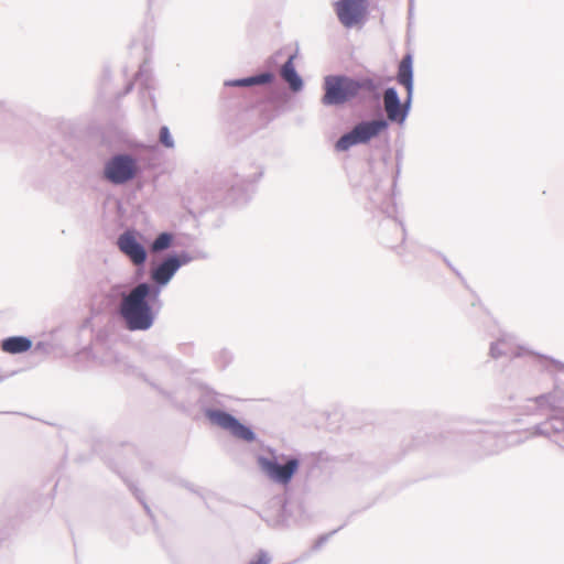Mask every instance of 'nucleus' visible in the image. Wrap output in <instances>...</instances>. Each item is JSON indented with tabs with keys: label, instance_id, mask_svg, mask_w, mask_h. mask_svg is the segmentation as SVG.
<instances>
[{
	"label": "nucleus",
	"instance_id": "2eb2a0df",
	"mask_svg": "<svg viewBox=\"0 0 564 564\" xmlns=\"http://www.w3.org/2000/svg\"><path fill=\"white\" fill-rule=\"evenodd\" d=\"M172 236L170 234L163 232L159 235L152 243L153 251H161L167 249L171 245Z\"/></svg>",
	"mask_w": 564,
	"mask_h": 564
},
{
	"label": "nucleus",
	"instance_id": "f03ea898",
	"mask_svg": "<svg viewBox=\"0 0 564 564\" xmlns=\"http://www.w3.org/2000/svg\"><path fill=\"white\" fill-rule=\"evenodd\" d=\"M149 284H138L120 303L119 313L129 330H147L152 327L155 312L149 304Z\"/></svg>",
	"mask_w": 564,
	"mask_h": 564
},
{
	"label": "nucleus",
	"instance_id": "f8f14e48",
	"mask_svg": "<svg viewBox=\"0 0 564 564\" xmlns=\"http://www.w3.org/2000/svg\"><path fill=\"white\" fill-rule=\"evenodd\" d=\"M294 56L291 55L281 68V77L289 84L293 91H300L303 88V80L297 74L293 64Z\"/></svg>",
	"mask_w": 564,
	"mask_h": 564
},
{
	"label": "nucleus",
	"instance_id": "1a4fd4ad",
	"mask_svg": "<svg viewBox=\"0 0 564 564\" xmlns=\"http://www.w3.org/2000/svg\"><path fill=\"white\" fill-rule=\"evenodd\" d=\"M383 105L387 116L391 121L399 123L404 122L408 116L410 104H406L405 100L403 107L401 106L400 98L395 88L390 87L384 91Z\"/></svg>",
	"mask_w": 564,
	"mask_h": 564
},
{
	"label": "nucleus",
	"instance_id": "423d86ee",
	"mask_svg": "<svg viewBox=\"0 0 564 564\" xmlns=\"http://www.w3.org/2000/svg\"><path fill=\"white\" fill-rule=\"evenodd\" d=\"M258 462L261 469L271 480L282 485H288L291 481L300 466L296 458L288 460L284 465H280L275 460L264 457L259 458Z\"/></svg>",
	"mask_w": 564,
	"mask_h": 564
},
{
	"label": "nucleus",
	"instance_id": "6e6552de",
	"mask_svg": "<svg viewBox=\"0 0 564 564\" xmlns=\"http://www.w3.org/2000/svg\"><path fill=\"white\" fill-rule=\"evenodd\" d=\"M119 250L126 254L135 265H141L147 260V251L138 240V232L126 230L117 241Z\"/></svg>",
	"mask_w": 564,
	"mask_h": 564
},
{
	"label": "nucleus",
	"instance_id": "ddd939ff",
	"mask_svg": "<svg viewBox=\"0 0 564 564\" xmlns=\"http://www.w3.org/2000/svg\"><path fill=\"white\" fill-rule=\"evenodd\" d=\"M32 347V341L26 337L14 336L2 340L1 349L8 354H21L28 351Z\"/></svg>",
	"mask_w": 564,
	"mask_h": 564
},
{
	"label": "nucleus",
	"instance_id": "20e7f679",
	"mask_svg": "<svg viewBox=\"0 0 564 564\" xmlns=\"http://www.w3.org/2000/svg\"><path fill=\"white\" fill-rule=\"evenodd\" d=\"M138 173L137 160L128 154H118L106 162L105 177L115 185L126 184Z\"/></svg>",
	"mask_w": 564,
	"mask_h": 564
},
{
	"label": "nucleus",
	"instance_id": "a211bd4d",
	"mask_svg": "<svg viewBox=\"0 0 564 564\" xmlns=\"http://www.w3.org/2000/svg\"><path fill=\"white\" fill-rule=\"evenodd\" d=\"M393 227H394V229H395L397 231H399V234H400V235H401V237L403 238V236H404V228H403L402 224L394 221V223H393Z\"/></svg>",
	"mask_w": 564,
	"mask_h": 564
},
{
	"label": "nucleus",
	"instance_id": "6ab92c4d",
	"mask_svg": "<svg viewBox=\"0 0 564 564\" xmlns=\"http://www.w3.org/2000/svg\"><path fill=\"white\" fill-rule=\"evenodd\" d=\"M142 75H143V70L140 69V72L137 74V80L141 79Z\"/></svg>",
	"mask_w": 564,
	"mask_h": 564
},
{
	"label": "nucleus",
	"instance_id": "9d476101",
	"mask_svg": "<svg viewBox=\"0 0 564 564\" xmlns=\"http://www.w3.org/2000/svg\"><path fill=\"white\" fill-rule=\"evenodd\" d=\"M183 263H185V261H182L176 256L166 258L153 269V282H169Z\"/></svg>",
	"mask_w": 564,
	"mask_h": 564
},
{
	"label": "nucleus",
	"instance_id": "9b49d317",
	"mask_svg": "<svg viewBox=\"0 0 564 564\" xmlns=\"http://www.w3.org/2000/svg\"><path fill=\"white\" fill-rule=\"evenodd\" d=\"M397 80L399 84L406 88V104H411L413 93V68L411 55L404 56L401 61L398 69Z\"/></svg>",
	"mask_w": 564,
	"mask_h": 564
},
{
	"label": "nucleus",
	"instance_id": "dca6fc26",
	"mask_svg": "<svg viewBox=\"0 0 564 564\" xmlns=\"http://www.w3.org/2000/svg\"><path fill=\"white\" fill-rule=\"evenodd\" d=\"M160 141L166 148H174V140L170 133V130L166 126L161 127L160 129Z\"/></svg>",
	"mask_w": 564,
	"mask_h": 564
},
{
	"label": "nucleus",
	"instance_id": "4468645a",
	"mask_svg": "<svg viewBox=\"0 0 564 564\" xmlns=\"http://www.w3.org/2000/svg\"><path fill=\"white\" fill-rule=\"evenodd\" d=\"M273 75L271 73H263L256 76H250L247 78L241 79H235L226 82L227 86H239V87H247L252 85H260V84H267L272 82Z\"/></svg>",
	"mask_w": 564,
	"mask_h": 564
},
{
	"label": "nucleus",
	"instance_id": "0eeeda50",
	"mask_svg": "<svg viewBox=\"0 0 564 564\" xmlns=\"http://www.w3.org/2000/svg\"><path fill=\"white\" fill-rule=\"evenodd\" d=\"M208 419L212 423L218 425L219 427L229 431L235 437L251 442L254 440L253 432L241 424L237 419H235L229 413L223 411H210L208 412Z\"/></svg>",
	"mask_w": 564,
	"mask_h": 564
},
{
	"label": "nucleus",
	"instance_id": "39448f33",
	"mask_svg": "<svg viewBox=\"0 0 564 564\" xmlns=\"http://www.w3.org/2000/svg\"><path fill=\"white\" fill-rule=\"evenodd\" d=\"M338 20L345 28L361 23L367 14V0H339L335 3Z\"/></svg>",
	"mask_w": 564,
	"mask_h": 564
},
{
	"label": "nucleus",
	"instance_id": "f3484780",
	"mask_svg": "<svg viewBox=\"0 0 564 564\" xmlns=\"http://www.w3.org/2000/svg\"><path fill=\"white\" fill-rule=\"evenodd\" d=\"M271 563V556L265 551L258 552L249 562L248 564H270Z\"/></svg>",
	"mask_w": 564,
	"mask_h": 564
},
{
	"label": "nucleus",
	"instance_id": "f257e3e1",
	"mask_svg": "<svg viewBox=\"0 0 564 564\" xmlns=\"http://www.w3.org/2000/svg\"><path fill=\"white\" fill-rule=\"evenodd\" d=\"M377 89L371 78H352L345 75H328L324 78V106H339L352 99L362 98Z\"/></svg>",
	"mask_w": 564,
	"mask_h": 564
},
{
	"label": "nucleus",
	"instance_id": "7ed1b4c3",
	"mask_svg": "<svg viewBox=\"0 0 564 564\" xmlns=\"http://www.w3.org/2000/svg\"><path fill=\"white\" fill-rule=\"evenodd\" d=\"M388 123L386 120L362 121L354 127L351 131L341 135L335 144L337 151H347L351 147L360 143H367L386 130Z\"/></svg>",
	"mask_w": 564,
	"mask_h": 564
}]
</instances>
